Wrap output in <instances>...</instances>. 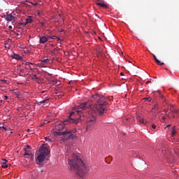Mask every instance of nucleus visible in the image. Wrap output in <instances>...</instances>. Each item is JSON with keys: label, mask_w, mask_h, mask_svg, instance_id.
<instances>
[{"label": "nucleus", "mask_w": 179, "mask_h": 179, "mask_svg": "<svg viewBox=\"0 0 179 179\" xmlns=\"http://www.w3.org/2000/svg\"><path fill=\"white\" fill-rule=\"evenodd\" d=\"M48 37L49 40H50V39L54 40V39L57 38V36H48Z\"/></svg>", "instance_id": "nucleus-21"}, {"label": "nucleus", "mask_w": 179, "mask_h": 179, "mask_svg": "<svg viewBox=\"0 0 179 179\" xmlns=\"http://www.w3.org/2000/svg\"><path fill=\"white\" fill-rule=\"evenodd\" d=\"M157 110H159V106L157 105H154V106L152 108L151 111L152 113H155V111H157Z\"/></svg>", "instance_id": "nucleus-16"}, {"label": "nucleus", "mask_w": 179, "mask_h": 179, "mask_svg": "<svg viewBox=\"0 0 179 179\" xmlns=\"http://www.w3.org/2000/svg\"><path fill=\"white\" fill-rule=\"evenodd\" d=\"M48 101H50V98H47L45 100L42 101H39L37 103L38 106H40L41 104H44V103H48Z\"/></svg>", "instance_id": "nucleus-13"}, {"label": "nucleus", "mask_w": 179, "mask_h": 179, "mask_svg": "<svg viewBox=\"0 0 179 179\" xmlns=\"http://www.w3.org/2000/svg\"><path fill=\"white\" fill-rule=\"evenodd\" d=\"M97 1H100V0H97Z\"/></svg>", "instance_id": "nucleus-42"}, {"label": "nucleus", "mask_w": 179, "mask_h": 179, "mask_svg": "<svg viewBox=\"0 0 179 179\" xmlns=\"http://www.w3.org/2000/svg\"><path fill=\"white\" fill-rule=\"evenodd\" d=\"M29 3H31V5H33L34 6H36V5H38V3H34L31 2V1H29Z\"/></svg>", "instance_id": "nucleus-25"}, {"label": "nucleus", "mask_w": 179, "mask_h": 179, "mask_svg": "<svg viewBox=\"0 0 179 179\" xmlns=\"http://www.w3.org/2000/svg\"><path fill=\"white\" fill-rule=\"evenodd\" d=\"M52 54H54V52H52Z\"/></svg>", "instance_id": "nucleus-41"}, {"label": "nucleus", "mask_w": 179, "mask_h": 179, "mask_svg": "<svg viewBox=\"0 0 179 179\" xmlns=\"http://www.w3.org/2000/svg\"><path fill=\"white\" fill-rule=\"evenodd\" d=\"M25 69H27L28 71H33V68L30 66V65H25Z\"/></svg>", "instance_id": "nucleus-18"}, {"label": "nucleus", "mask_w": 179, "mask_h": 179, "mask_svg": "<svg viewBox=\"0 0 179 179\" xmlns=\"http://www.w3.org/2000/svg\"><path fill=\"white\" fill-rule=\"evenodd\" d=\"M96 5L98 6H101V8H104L105 9H107V8H108V6L103 3H96Z\"/></svg>", "instance_id": "nucleus-14"}, {"label": "nucleus", "mask_w": 179, "mask_h": 179, "mask_svg": "<svg viewBox=\"0 0 179 179\" xmlns=\"http://www.w3.org/2000/svg\"><path fill=\"white\" fill-rule=\"evenodd\" d=\"M11 58H13V59H17V61H20V59H22V57L20 55H19L17 54H15V53H13L11 55Z\"/></svg>", "instance_id": "nucleus-9"}, {"label": "nucleus", "mask_w": 179, "mask_h": 179, "mask_svg": "<svg viewBox=\"0 0 179 179\" xmlns=\"http://www.w3.org/2000/svg\"><path fill=\"white\" fill-rule=\"evenodd\" d=\"M3 129L6 130V128L3 127Z\"/></svg>", "instance_id": "nucleus-40"}, {"label": "nucleus", "mask_w": 179, "mask_h": 179, "mask_svg": "<svg viewBox=\"0 0 179 179\" xmlns=\"http://www.w3.org/2000/svg\"><path fill=\"white\" fill-rule=\"evenodd\" d=\"M158 93H159V94L160 95V97H163V95H162V92H160V90H157V91Z\"/></svg>", "instance_id": "nucleus-26"}, {"label": "nucleus", "mask_w": 179, "mask_h": 179, "mask_svg": "<svg viewBox=\"0 0 179 179\" xmlns=\"http://www.w3.org/2000/svg\"><path fill=\"white\" fill-rule=\"evenodd\" d=\"M8 160L6 159H2L1 160V167L2 169H8Z\"/></svg>", "instance_id": "nucleus-10"}, {"label": "nucleus", "mask_w": 179, "mask_h": 179, "mask_svg": "<svg viewBox=\"0 0 179 179\" xmlns=\"http://www.w3.org/2000/svg\"><path fill=\"white\" fill-rule=\"evenodd\" d=\"M164 111L165 113H167V110H166V109H164Z\"/></svg>", "instance_id": "nucleus-37"}, {"label": "nucleus", "mask_w": 179, "mask_h": 179, "mask_svg": "<svg viewBox=\"0 0 179 179\" xmlns=\"http://www.w3.org/2000/svg\"><path fill=\"white\" fill-rule=\"evenodd\" d=\"M27 23H31L33 22V20H31V17H29L26 20Z\"/></svg>", "instance_id": "nucleus-19"}, {"label": "nucleus", "mask_w": 179, "mask_h": 179, "mask_svg": "<svg viewBox=\"0 0 179 179\" xmlns=\"http://www.w3.org/2000/svg\"><path fill=\"white\" fill-rule=\"evenodd\" d=\"M156 124H152V128H153V129H156Z\"/></svg>", "instance_id": "nucleus-27"}, {"label": "nucleus", "mask_w": 179, "mask_h": 179, "mask_svg": "<svg viewBox=\"0 0 179 179\" xmlns=\"http://www.w3.org/2000/svg\"><path fill=\"white\" fill-rule=\"evenodd\" d=\"M58 135H62L64 141L73 139V138H75V135L72 134L71 131L59 132Z\"/></svg>", "instance_id": "nucleus-5"}, {"label": "nucleus", "mask_w": 179, "mask_h": 179, "mask_svg": "<svg viewBox=\"0 0 179 179\" xmlns=\"http://www.w3.org/2000/svg\"><path fill=\"white\" fill-rule=\"evenodd\" d=\"M162 120H166V117H164V116L162 117Z\"/></svg>", "instance_id": "nucleus-36"}, {"label": "nucleus", "mask_w": 179, "mask_h": 179, "mask_svg": "<svg viewBox=\"0 0 179 179\" xmlns=\"http://www.w3.org/2000/svg\"><path fill=\"white\" fill-rule=\"evenodd\" d=\"M1 83H6V80H1Z\"/></svg>", "instance_id": "nucleus-30"}, {"label": "nucleus", "mask_w": 179, "mask_h": 179, "mask_svg": "<svg viewBox=\"0 0 179 179\" xmlns=\"http://www.w3.org/2000/svg\"><path fill=\"white\" fill-rule=\"evenodd\" d=\"M4 99H5V100H8V96H5Z\"/></svg>", "instance_id": "nucleus-33"}, {"label": "nucleus", "mask_w": 179, "mask_h": 179, "mask_svg": "<svg viewBox=\"0 0 179 179\" xmlns=\"http://www.w3.org/2000/svg\"><path fill=\"white\" fill-rule=\"evenodd\" d=\"M121 76H124V73H120Z\"/></svg>", "instance_id": "nucleus-35"}, {"label": "nucleus", "mask_w": 179, "mask_h": 179, "mask_svg": "<svg viewBox=\"0 0 179 179\" xmlns=\"http://www.w3.org/2000/svg\"><path fill=\"white\" fill-rule=\"evenodd\" d=\"M29 157H30L29 162H33V160H34V155L33 154H31V155H29Z\"/></svg>", "instance_id": "nucleus-20"}, {"label": "nucleus", "mask_w": 179, "mask_h": 179, "mask_svg": "<svg viewBox=\"0 0 179 179\" xmlns=\"http://www.w3.org/2000/svg\"><path fill=\"white\" fill-rule=\"evenodd\" d=\"M146 83H147V84L150 83V81H148Z\"/></svg>", "instance_id": "nucleus-38"}, {"label": "nucleus", "mask_w": 179, "mask_h": 179, "mask_svg": "<svg viewBox=\"0 0 179 179\" xmlns=\"http://www.w3.org/2000/svg\"><path fill=\"white\" fill-rule=\"evenodd\" d=\"M8 29H9L10 30H12V29H13L12 26L10 25V26L8 27Z\"/></svg>", "instance_id": "nucleus-31"}, {"label": "nucleus", "mask_w": 179, "mask_h": 179, "mask_svg": "<svg viewBox=\"0 0 179 179\" xmlns=\"http://www.w3.org/2000/svg\"><path fill=\"white\" fill-rule=\"evenodd\" d=\"M24 65H34V64L31 63V62H27L24 63Z\"/></svg>", "instance_id": "nucleus-22"}, {"label": "nucleus", "mask_w": 179, "mask_h": 179, "mask_svg": "<svg viewBox=\"0 0 179 179\" xmlns=\"http://www.w3.org/2000/svg\"><path fill=\"white\" fill-rule=\"evenodd\" d=\"M144 100H146L147 101H152V98L151 97L145 98Z\"/></svg>", "instance_id": "nucleus-23"}, {"label": "nucleus", "mask_w": 179, "mask_h": 179, "mask_svg": "<svg viewBox=\"0 0 179 179\" xmlns=\"http://www.w3.org/2000/svg\"><path fill=\"white\" fill-rule=\"evenodd\" d=\"M48 62H50L49 59H45L41 60V64L42 65H44V64H48Z\"/></svg>", "instance_id": "nucleus-17"}, {"label": "nucleus", "mask_w": 179, "mask_h": 179, "mask_svg": "<svg viewBox=\"0 0 179 179\" xmlns=\"http://www.w3.org/2000/svg\"><path fill=\"white\" fill-rule=\"evenodd\" d=\"M92 98L96 102V103L90 106V104L85 102L77 106L76 109V113L79 115L78 119L75 120V117H73L75 112H71L67 119L61 122L59 124L56 126V129H57V131H62L65 128V125H68V124H79L80 121H82V110H87L89 107L92 108L95 114L103 115L104 111L107 110V105L108 104L107 103V99L106 96L97 94L92 95Z\"/></svg>", "instance_id": "nucleus-1"}, {"label": "nucleus", "mask_w": 179, "mask_h": 179, "mask_svg": "<svg viewBox=\"0 0 179 179\" xmlns=\"http://www.w3.org/2000/svg\"><path fill=\"white\" fill-rule=\"evenodd\" d=\"M50 155V150H48V148L45 145L41 146L39 149V154L36 159V163H43L45 159V156H48Z\"/></svg>", "instance_id": "nucleus-3"}, {"label": "nucleus", "mask_w": 179, "mask_h": 179, "mask_svg": "<svg viewBox=\"0 0 179 179\" xmlns=\"http://www.w3.org/2000/svg\"><path fill=\"white\" fill-rule=\"evenodd\" d=\"M171 111L173 113V112H174V108L173 107V106H171Z\"/></svg>", "instance_id": "nucleus-28"}, {"label": "nucleus", "mask_w": 179, "mask_h": 179, "mask_svg": "<svg viewBox=\"0 0 179 179\" xmlns=\"http://www.w3.org/2000/svg\"><path fill=\"white\" fill-rule=\"evenodd\" d=\"M24 156H31V151H30V150H27V148H24Z\"/></svg>", "instance_id": "nucleus-12"}, {"label": "nucleus", "mask_w": 179, "mask_h": 179, "mask_svg": "<svg viewBox=\"0 0 179 179\" xmlns=\"http://www.w3.org/2000/svg\"><path fill=\"white\" fill-rule=\"evenodd\" d=\"M44 24H45L44 22H41V26L44 27Z\"/></svg>", "instance_id": "nucleus-34"}, {"label": "nucleus", "mask_w": 179, "mask_h": 179, "mask_svg": "<svg viewBox=\"0 0 179 179\" xmlns=\"http://www.w3.org/2000/svg\"><path fill=\"white\" fill-rule=\"evenodd\" d=\"M45 141L48 142H51V138H48V137H45Z\"/></svg>", "instance_id": "nucleus-24"}, {"label": "nucleus", "mask_w": 179, "mask_h": 179, "mask_svg": "<svg viewBox=\"0 0 179 179\" xmlns=\"http://www.w3.org/2000/svg\"><path fill=\"white\" fill-rule=\"evenodd\" d=\"M166 127H171V125L170 124H169L168 126H166Z\"/></svg>", "instance_id": "nucleus-39"}, {"label": "nucleus", "mask_w": 179, "mask_h": 179, "mask_svg": "<svg viewBox=\"0 0 179 179\" xmlns=\"http://www.w3.org/2000/svg\"><path fill=\"white\" fill-rule=\"evenodd\" d=\"M68 164L70 166L71 170H76L79 177L82 178L83 176H86L87 171H89V168L83 164L82 159L75 153L69 157Z\"/></svg>", "instance_id": "nucleus-2"}, {"label": "nucleus", "mask_w": 179, "mask_h": 179, "mask_svg": "<svg viewBox=\"0 0 179 179\" xmlns=\"http://www.w3.org/2000/svg\"><path fill=\"white\" fill-rule=\"evenodd\" d=\"M50 39L48 37L46 36H42V37H40V41H39V43L40 44H44L45 43H47V41H48Z\"/></svg>", "instance_id": "nucleus-7"}, {"label": "nucleus", "mask_w": 179, "mask_h": 179, "mask_svg": "<svg viewBox=\"0 0 179 179\" xmlns=\"http://www.w3.org/2000/svg\"><path fill=\"white\" fill-rule=\"evenodd\" d=\"M6 20H7V22H13V20H16V17H13L12 14H7Z\"/></svg>", "instance_id": "nucleus-6"}, {"label": "nucleus", "mask_w": 179, "mask_h": 179, "mask_svg": "<svg viewBox=\"0 0 179 179\" xmlns=\"http://www.w3.org/2000/svg\"><path fill=\"white\" fill-rule=\"evenodd\" d=\"M137 120L140 124H146L147 121L141 115H137Z\"/></svg>", "instance_id": "nucleus-8"}, {"label": "nucleus", "mask_w": 179, "mask_h": 179, "mask_svg": "<svg viewBox=\"0 0 179 179\" xmlns=\"http://www.w3.org/2000/svg\"><path fill=\"white\" fill-rule=\"evenodd\" d=\"M96 124V115H92L87 120V131H93Z\"/></svg>", "instance_id": "nucleus-4"}, {"label": "nucleus", "mask_w": 179, "mask_h": 179, "mask_svg": "<svg viewBox=\"0 0 179 179\" xmlns=\"http://www.w3.org/2000/svg\"><path fill=\"white\" fill-rule=\"evenodd\" d=\"M176 134H177V131L176 130V127H172L171 135L173 137L176 136Z\"/></svg>", "instance_id": "nucleus-15"}, {"label": "nucleus", "mask_w": 179, "mask_h": 179, "mask_svg": "<svg viewBox=\"0 0 179 179\" xmlns=\"http://www.w3.org/2000/svg\"><path fill=\"white\" fill-rule=\"evenodd\" d=\"M34 79H36V80L38 79V78L37 77V75H34Z\"/></svg>", "instance_id": "nucleus-29"}, {"label": "nucleus", "mask_w": 179, "mask_h": 179, "mask_svg": "<svg viewBox=\"0 0 179 179\" xmlns=\"http://www.w3.org/2000/svg\"><path fill=\"white\" fill-rule=\"evenodd\" d=\"M152 57L155 61V62L157 64V65H164V63H162V62H160V60L157 59V57H156V55H155V54H152Z\"/></svg>", "instance_id": "nucleus-11"}, {"label": "nucleus", "mask_w": 179, "mask_h": 179, "mask_svg": "<svg viewBox=\"0 0 179 179\" xmlns=\"http://www.w3.org/2000/svg\"><path fill=\"white\" fill-rule=\"evenodd\" d=\"M26 149H27V150H29V149H30V145H27Z\"/></svg>", "instance_id": "nucleus-32"}]
</instances>
